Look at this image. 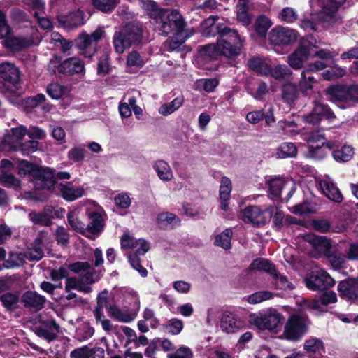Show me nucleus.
Masks as SVG:
<instances>
[{"mask_svg":"<svg viewBox=\"0 0 358 358\" xmlns=\"http://www.w3.org/2000/svg\"><path fill=\"white\" fill-rule=\"evenodd\" d=\"M307 241L315 250L324 256L332 250V241L325 236L310 235Z\"/></svg>","mask_w":358,"mask_h":358,"instance_id":"obj_23","label":"nucleus"},{"mask_svg":"<svg viewBox=\"0 0 358 358\" xmlns=\"http://www.w3.org/2000/svg\"><path fill=\"white\" fill-rule=\"evenodd\" d=\"M48 70L53 73L58 72L64 75H73L85 71V64L78 57H69L62 62L60 56L55 55L48 64Z\"/></svg>","mask_w":358,"mask_h":358,"instance_id":"obj_8","label":"nucleus"},{"mask_svg":"<svg viewBox=\"0 0 358 358\" xmlns=\"http://www.w3.org/2000/svg\"><path fill=\"white\" fill-rule=\"evenodd\" d=\"M158 177L164 181H169L173 178V173L169 164L164 160H157L154 166Z\"/></svg>","mask_w":358,"mask_h":358,"instance_id":"obj_34","label":"nucleus"},{"mask_svg":"<svg viewBox=\"0 0 358 358\" xmlns=\"http://www.w3.org/2000/svg\"><path fill=\"white\" fill-rule=\"evenodd\" d=\"M29 217L36 225L49 227L52 224L51 216L45 212L31 211L29 214Z\"/></svg>","mask_w":358,"mask_h":358,"instance_id":"obj_41","label":"nucleus"},{"mask_svg":"<svg viewBox=\"0 0 358 358\" xmlns=\"http://www.w3.org/2000/svg\"><path fill=\"white\" fill-rule=\"evenodd\" d=\"M143 25L138 22H129L120 31H115L113 43L115 52L122 54L132 45H138L143 39Z\"/></svg>","mask_w":358,"mask_h":358,"instance_id":"obj_3","label":"nucleus"},{"mask_svg":"<svg viewBox=\"0 0 358 358\" xmlns=\"http://www.w3.org/2000/svg\"><path fill=\"white\" fill-rule=\"evenodd\" d=\"M299 37L298 32L292 29L276 27L268 34L270 43L276 46H285L295 43Z\"/></svg>","mask_w":358,"mask_h":358,"instance_id":"obj_11","label":"nucleus"},{"mask_svg":"<svg viewBox=\"0 0 358 358\" xmlns=\"http://www.w3.org/2000/svg\"><path fill=\"white\" fill-rule=\"evenodd\" d=\"M304 280L306 287L313 291H326L335 285L334 280L324 270L311 272Z\"/></svg>","mask_w":358,"mask_h":358,"instance_id":"obj_10","label":"nucleus"},{"mask_svg":"<svg viewBox=\"0 0 358 358\" xmlns=\"http://www.w3.org/2000/svg\"><path fill=\"white\" fill-rule=\"evenodd\" d=\"M298 15L291 7L284 8L280 13L282 21L287 23H293L296 21Z\"/></svg>","mask_w":358,"mask_h":358,"instance_id":"obj_63","label":"nucleus"},{"mask_svg":"<svg viewBox=\"0 0 358 358\" xmlns=\"http://www.w3.org/2000/svg\"><path fill=\"white\" fill-rule=\"evenodd\" d=\"M83 284H92L99 281L101 278L100 272L92 268L86 271V273L80 275Z\"/></svg>","mask_w":358,"mask_h":358,"instance_id":"obj_58","label":"nucleus"},{"mask_svg":"<svg viewBox=\"0 0 358 358\" xmlns=\"http://www.w3.org/2000/svg\"><path fill=\"white\" fill-rule=\"evenodd\" d=\"M330 153L336 162L345 163L352 159L355 152L352 145L332 140L331 141Z\"/></svg>","mask_w":358,"mask_h":358,"instance_id":"obj_14","label":"nucleus"},{"mask_svg":"<svg viewBox=\"0 0 358 358\" xmlns=\"http://www.w3.org/2000/svg\"><path fill=\"white\" fill-rule=\"evenodd\" d=\"M325 137V135L319 131H312L307 138L308 146L315 145V144H322L324 141H329Z\"/></svg>","mask_w":358,"mask_h":358,"instance_id":"obj_62","label":"nucleus"},{"mask_svg":"<svg viewBox=\"0 0 358 358\" xmlns=\"http://www.w3.org/2000/svg\"><path fill=\"white\" fill-rule=\"evenodd\" d=\"M346 74V71L339 66H334L330 67L329 69L325 70L322 73V78L325 80H333L344 76Z\"/></svg>","mask_w":358,"mask_h":358,"instance_id":"obj_49","label":"nucleus"},{"mask_svg":"<svg viewBox=\"0 0 358 358\" xmlns=\"http://www.w3.org/2000/svg\"><path fill=\"white\" fill-rule=\"evenodd\" d=\"M266 212L269 213L271 216H273L272 219V227L276 231H280L283 224H285V215L282 211L277 210L273 215V208H269L266 210Z\"/></svg>","mask_w":358,"mask_h":358,"instance_id":"obj_46","label":"nucleus"},{"mask_svg":"<svg viewBox=\"0 0 358 358\" xmlns=\"http://www.w3.org/2000/svg\"><path fill=\"white\" fill-rule=\"evenodd\" d=\"M92 3L97 10L103 13H110L116 7V0H92Z\"/></svg>","mask_w":358,"mask_h":358,"instance_id":"obj_48","label":"nucleus"},{"mask_svg":"<svg viewBox=\"0 0 358 358\" xmlns=\"http://www.w3.org/2000/svg\"><path fill=\"white\" fill-rule=\"evenodd\" d=\"M108 313L110 317H113L116 320L125 323L131 322L136 316V313H124L115 305H112L111 307H109Z\"/></svg>","mask_w":358,"mask_h":358,"instance_id":"obj_37","label":"nucleus"},{"mask_svg":"<svg viewBox=\"0 0 358 358\" xmlns=\"http://www.w3.org/2000/svg\"><path fill=\"white\" fill-rule=\"evenodd\" d=\"M325 95L339 108H350L358 103V85H331L325 90Z\"/></svg>","mask_w":358,"mask_h":358,"instance_id":"obj_4","label":"nucleus"},{"mask_svg":"<svg viewBox=\"0 0 358 358\" xmlns=\"http://www.w3.org/2000/svg\"><path fill=\"white\" fill-rule=\"evenodd\" d=\"M143 8L146 11L148 15L155 20L157 23L166 9L159 7L157 3L150 0H143Z\"/></svg>","mask_w":358,"mask_h":358,"instance_id":"obj_31","label":"nucleus"},{"mask_svg":"<svg viewBox=\"0 0 358 358\" xmlns=\"http://www.w3.org/2000/svg\"><path fill=\"white\" fill-rule=\"evenodd\" d=\"M90 223L87 225V234L91 236H99L103 231L105 222L101 214L93 211L89 213Z\"/></svg>","mask_w":358,"mask_h":358,"instance_id":"obj_22","label":"nucleus"},{"mask_svg":"<svg viewBox=\"0 0 358 358\" xmlns=\"http://www.w3.org/2000/svg\"><path fill=\"white\" fill-rule=\"evenodd\" d=\"M157 223L161 229H173L180 225L181 220L171 212H162L157 216Z\"/></svg>","mask_w":358,"mask_h":358,"instance_id":"obj_24","label":"nucleus"},{"mask_svg":"<svg viewBox=\"0 0 358 358\" xmlns=\"http://www.w3.org/2000/svg\"><path fill=\"white\" fill-rule=\"evenodd\" d=\"M67 221L72 229L76 232L80 234L88 239H94V237L87 234V226L75 215L73 212L69 211L68 213Z\"/></svg>","mask_w":358,"mask_h":358,"instance_id":"obj_27","label":"nucleus"},{"mask_svg":"<svg viewBox=\"0 0 358 358\" xmlns=\"http://www.w3.org/2000/svg\"><path fill=\"white\" fill-rule=\"evenodd\" d=\"M111 69L110 57L109 54L105 52L98 59L96 74L99 76L103 77L108 74Z\"/></svg>","mask_w":358,"mask_h":358,"instance_id":"obj_40","label":"nucleus"},{"mask_svg":"<svg viewBox=\"0 0 358 358\" xmlns=\"http://www.w3.org/2000/svg\"><path fill=\"white\" fill-rule=\"evenodd\" d=\"M202 51L204 56L209 57L210 59L217 60L221 56H223L220 46L216 43H210L202 47Z\"/></svg>","mask_w":358,"mask_h":358,"instance_id":"obj_43","label":"nucleus"},{"mask_svg":"<svg viewBox=\"0 0 358 358\" xmlns=\"http://www.w3.org/2000/svg\"><path fill=\"white\" fill-rule=\"evenodd\" d=\"M3 46L13 52H20L27 48L26 41L24 38L18 36H7L3 38Z\"/></svg>","mask_w":358,"mask_h":358,"instance_id":"obj_28","label":"nucleus"},{"mask_svg":"<svg viewBox=\"0 0 358 358\" xmlns=\"http://www.w3.org/2000/svg\"><path fill=\"white\" fill-rule=\"evenodd\" d=\"M268 187V191L271 194L278 197L281 194L283 187V182L278 178H271L266 182Z\"/></svg>","mask_w":358,"mask_h":358,"instance_id":"obj_55","label":"nucleus"},{"mask_svg":"<svg viewBox=\"0 0 358 358\" xmlns=\"http://www.w3.org/2000/svg\"><path fill=\"white\" fill-rule=\"evenodd\" d=\"M10 18L13 22L17 23H22L29 21L27 14L22 9L17 7L11 9Z\"/></svg>","mask_w":358,"mask_h":358,"instance_id":"obj_64","label":"nucleus"},{"mask_svg":"<svg viewBox=\"0 0 358 358\" xmlns=\"http://www.w3.org/2000/svg\"><path fill=\"white\" fill-rule=\"evenodd\" d=\"M243 220L258 227L264 226L267 222L264 212L259 206H249L242 210Z\"/></svg>","mask_w":358,"mask_h":358,"instance_id":"obj_18","label":"nucleus"},{"mask_svg":"<svg viewBox=\"0 0 358 358\" xmlns=\"http://www.w3.org/2000/svg\"><path fill=\"white\" fill-rule=\"evenodd\" d=\"M17 169V173L21 178L28 177L34 183V190L31 193V197L35 200H46L48 195L39 191L52 192L57 185L53 168L38 165L26 159H20Z\"/></svg>","mask_w":358,"mask_h":358,"instance_id":"obj_2","label":"nucleus"},{"mask_svg":"<svg viewBox=\"0 0 358 358\" xmlns=\"http://www.w3.org/2000/svg\"><path fill=\"white\" fill-rule=\"evenodd\" d=\"M308 315L306 314L299 313L292 314L284 326L283 337L292 342L300 341L308 331Z\"/></svg>","mask_w":358,"mask_h":358,"instance_id":"obj_6","label":"nucleus"},{"mask_svg":"<svg viewBox=\"0 0 358 358\" xmlns=\"http://www.w3.org/2000/svg\"><path fill=\"white\" fill-rule=\"evenodd\" d=\"M127 64L129 66L142 67L145 62L138 51L132 50L127 56Z\"/></svg>","mask_w":358,"mask_h":358,"instance_id":"obj_61","label":"nucleus"},{"mask_svg":"<svg viewBox=\"0 0 358 358\" xmlns=\"http://www.w3.org/2000/svg\"><path fill=\"white\" fill-rule=\"evenodd\" d=\"M0 78L4 82L11 85L8 86L6 90L10 93H16L17 88L15 84L20 80L19 69L10 62H3L0 64Z\"/></svg>","mask_w":358,"mask_h":358,"instance_id":"obj_13","label":"nucleus"},{"mask_svg":"<svg viewBox=\"0 0 358 358\" xmlns=\"http://www.w3.org/2000/svg\"><path fill=\"white\" fill-rule=\"evenodd\" d=\"M324 349V343L322 340L319 338H312L305 341L304 350L308 352H320L321 350Z\"/></svg>","mask_w":358,"mask_h":358,"instance_id":"obj_56","label":"nucleus"},{"mask_svg":"<svg viewBox=\"0 0 358 358\" xmlns=\"http://www.w3.org/2000/svg\"><path fill=\"white\" fill-rule=\"evenodd\" d=\"M298 150L294 143L291 142H285L280 145L276 150V156L278 158L295 157Z\"/></svg>","mask_w":358,"mask_h":358,"instance_id":"obj_36","label":"nucleus"},{"mask_svg":"<svg viewBox=\"0 0 358 358\" xmlns=\"http://www.w3.org/2000/svg\"><path fill=\"white\" fill-rule=\"evenodd\" d=\"M298 88L303 96H310L313 93V85L306 80V71H302L301 73Z\"/></svg>","mask_w":358,"mask_h":358,"instance_id":"obj_59","label":"nucleus"},{"mask_svg":"<svg viewBox=\"0 0 358 358\" xmlns=\"http://www.w3.org/2000/svg\"><path fill=\"white\" fill-rule=\"evenodd\" d=\"M158 22L160 23L158 29L164 36L169 34L181 35L186 25L182 15L178 10L171 9H166Z\"/></svg>","mask_w":358,"mask_h":358,"instance_id":"obj_7","label":"nucleus"},{"mask_svg":"<svg viewBox=\"0 0 358 358\" xmlns=\"http://www.w3.org/2000/svg\"><path fill=\"white\" fill-rule=\"evenodd\" d=\"M233 232L229 228L224 229L222 233L217 234L215 238L214 245L221 247L224 250H229L231 248V241Z\"/></svg>","mask_w":358,"mask_h":358,"instance_id":"obj_39","label":"nucleus"},{"mask_svg":"<svg viewBox=\"0 0 358 358\" xmlns=\"http://www.w3.org/2000/svg\"><path fill=\"white\" fill-rule=\"evenodd\" d=\"M310 48L300 44L299 46L288 57V63L294 69H300L303 63L308 59Z\"/></svg>","mask_w":358,"mask_h":358,"instance_id":"obj_19","label":"nucleus"},{"mask_svg":"<svg viewBox=\"0 0 358 358\" xmlns=\"http://www.w3.org/2000/svg\"><path fill=\"white\" fill-rule=\"evenodd\" d=\"M247 64L250 69L257 73H263L268 70V64L260 57L250 58Z\"/></svg>","mask_w":358,"mask_h":358,"instance_id":"obj_52","label":"nucleus"},{"mask_svg":"<svg viewBox=\"0 0 358 358\" xmlns=\"http://www.w3.org/2000/svg\"><path fill=\"white\" fill-rule=\"evenodd\" d=\"M0 183L5 187L11 188L15 191L21 189L22 182L12 173L1 171L0 175Z\"/></svg>","mask_w":358,"mask_h":358,"instance_id":"obj_35","label":"nucleus"},{"mask_svg":"<svg viewBox=\"0 0 358 358\" xmlns=\"http://www.w3.org/2000/svg\"><path fill=\"white\" fill-rule=\"evenodd\" d=\"M285 320L283 315L274 308L250 315V322L259 329L278 333Z\"/></svg>","mask_w":358,"mask_h":358,"instance_id":"obj_5","label":"nucleus"},{"mask_svg":"<svg viewBox=\"0 0 358 358\" xmlns=\"http://www.w3.org/2000/svg\"><path fill=\"white\" fill-rule=\"evenodd\" d=\"M0 301L3 307L8 312H13L19 308V296L10 292H6L0 296Z\"/></svg>","mask_w":358,"mask_h":358,"instance_id":"obj_26","label":"nucleus"},{"mask_svg":"<svg viewBox=\"0 0 358 358\" xmlns=\"http://www.w3.org/2000/svg\"><path fill=\"white\" fill-rule=\"evenodd\" d=\"M128 261L131 266L134 270L137 271L141 277L145 278L148 275V271L142 266L139 255L131 253L128 256Z\"/></svg>","mask_w":358,"mask_h":358,"instance_id":"obj_50","label":"nucleus"},{"mask_svg":"<svg viewBox=\"0 0 358 358\" xmlns=\"http://www.w3.org/2000/svg\"><path fill=\"white\" fill-rule=\"evenodd\" d=\"M337 290L340 298L349 302L355 303L358 301V282L354 278H348L341 280L337 286Z\"/></svg>","mask_w":358,"mask_h":358,"instance_id":"obj_12","label":"nucleus"},{"mask_svg":"<svg viewBox=\"0 0 358 358\" xmlns=\"http://www.w3.org/2000/svg\"><path fill=\"white\" fill-rule=\"evenodd\" d=\"M274 279L277 280V288L283 290H292L294 289V285L290 282L287 278L281 275L276 271V275H273Z\"/></svg>","mask_w":358,"mask_h":358,"instance_id":"obj_60","label":"nucleus"},{"mask_svg":"<svg viewBox=\"0 0 358 358\" xmlns=\"http://www.w3.org/2000/svg\"><path fill=\"white\" fill-rule=\"evenodd\" d=\"M245 326V321L233 313L226 311L221 317L220 328L228 334L235 333L244 328Z\"/></svg>","mask_w":358,"mask_h":358,"instance_id":"obj_15","label":"nucleus"},{"mask_svg":"<svg viewBox=\"0 0 358 358\" xmlns=\"http://www.w3.org/2000/svg\"><path fill=\"white\" fill-rule=\"evenodd\" d=\"M325 257L334 268L341 269L343 268L345 263V256L338 250H331Z\"/></svg>","mask_w":358,"mask_h":358,"instance_id":"obj_44","label":"nucleus"},{"mask_svg":"<svg viewBox=\"0 0 358 358\" xmlns=\"http://www.w3.org/2000/svg\"><path fill=\"white\" fill-rule=\"evenodd\" d=\"M299 90L296 85L285 83L282 87V98L285 103H293L299 97Z\"/></svg>","mask_w":358,"mask_h":358,"instance_id":"obj_29","label":"nucleus"},{"mask_svg":"<svg viewBox=\"0 0 358 358\" xmlns=\"http://www.w3.org/2000/svg\"><path fill=\"white\" fill-rule=\"evenodd\" d=\"M45 101L46 97L42 93H38L33 96L26 97L22 102L23 110L26 113H30L34 108L45 103Z\"/></svg>","mask_w":358,"mask_h":358,"instance_id":"obj_33","label":"nucleus"},{"mask_svg":"<svg viewBox=\"0 0 358 358\" xmlns=\"http://www.w3.org/2000/svg\"><path fill=\"white\" fill-rule=\"evenodd\" d=\"M336 118L334 111L328 104L317 100L313 101V107L310 113L303 116L306 122L313 125L319 124L323 119L332 122Z\"/></svg>","mask_w":358,"mask_h":358,"instance_id":"obj_9","label":"nucleus"},{"mask_svg":"<svg viewBox=\"0 0 358 358\" xmlns=\"http://www.w3.org/2000/svg\"><path fill=\"white\" fill-rule=\"evenodd\" d=\"M87 152V150L84 146H74L68 151L67 158L71 161L72 163L81 164L84 161Z\"/></svg>","mask_w":358,"mask_h":358,"instance_id":"obj_42","label":"nucleus"},{"mask_svg":"<svg viewBox=\"0 0 358 358\" xmlns=\"http://www.w3.org/2000/svg\"><path fill=\"white\" fill-rule=\"evenodd\" d=\"M184 100L185 99L182 95L178 96L170 103H164L159 108V113L164 116L169 115L181 107L184 103Z\"/></svg>","mask_w":358,"mask_h":358,"instance_id":"obj_38","label":"nucleus"},{"mask_svg":"<svg viewBox=\"0 0 358 358\" xmlns=\"http://www.w3.org/2000/svg\"><path fill=\"white\" fill-rule=\"evenodd\" d=\"M326 3L323 8L324 13L330 17H333L338 9L346 0H324Z\"/></svg>","mask_w":358,"mask_h":358,"instance_id":"obj_54","label":"nucleus"},{"mask_svg":"<svg viewBox=\"0 0 358 358\" xmlns=\"http://www.w3.org/2000/svg\"><path fill=\"white\" fill-rule=\"evenodd\" d=\"M273 294L267 290L256 292L248 296V301L250 304H256L272 299Z\"/></svg>","mask_w":358,"mask_h":358,"instance_id":"obj_51","label":"nucleus"},{"mask_svg":"<svg viewBox=\"0 0 358 358\" xmlns=\"http://www.w3.org/2000/svg\"><path fill=\"white\" fill-rule=\"evenodd\" d=\"M218 16H211L203 22L202 35L205 37H217L224 57L234 59L241 53L245 42L238 31L223 22H218Z\"/></svg>","mask_w":358,"mask_h":358,"instance_id":"obj_1","label":"nucleus"},{"mask_svg":"<svg viewBox=\"0 0 358 358\" xmlns=\"http://www.w3.org/2000/svg\"><path fill=\"white\" fill-rule=\"evenodd\" d=\"M271 20L264 15H260L255 20L254 27L257 34L261 38H266L268 30L271 27Z\"/></svg>","mask_w":358,"mask_h":358,"instance_id":"obj_32","label":"nucleus"},{"mask_svg":"<svg viewBox=\"0 0 358 358\" xmlns=\"http://www.w3.org/2000/svg\"><path fill=\"white\" fill-rule=\"evenodd\" d=\"M183 327L182 320L176 318L171 319L166 324L163 326V329L172 335L180 334Z\"/></svg>","mask_w":358,"mask_h":358,"instance_id":"obj_53","label":"nucleus"},{"mask_svg":"<svg viewBox=\"0 0 358 358\" xmlns=\"http://www.w3.org/2000/svg\"><path fill=\"white\" fill-rule=\"evenodd\" d=\"M322 193L330 200L336 203L343 201V195L339 189L331 182L325 181L322 186Z\"/></svg>","mask_w":358,"mask_h":358,"instance_id":"obj_30","label":"nucleus"},{"mask_svg":"<svg viewBox=\"0 0 358 358\" xmlns=\"http://www.w3.org/2000/svg\"><path fill=\"white\" fill-rule=\"evenodd\" d=\"M331 141H324L322 144L308 146L306 157L315 161L324 160L330 153Z\"/></svg>","mask_w":358,"mask_h":358,"instance_id":"obj_20","label":"nucleus"},{"mask_svg":"<svg viewBox=\"0 0 358 358\" xmlns=\"http://www.w3.org/2000/svg\"><path fill=\"white\" fill-rule=\"evenodd\" d=\"M21 301L24 303L25 308H31L36 310H40L44 308L46 299L36 292L29 290L23 294Z\"/></svg>","mask_w":358,"mask_h":358,"instance_id":"obj_21","label":"nucleus"},{"mask_svg":"<svg viewBox=\"0 0 358 358\" xmlns=\"http://www.w3.org/2000/svg\"><path fill=\"white\" fill-rule=\"evenodd\" d=\"M94 329L90 325V323L85 322L76 329V339L79 341H86L94 335Z\"/></svg>","mask_w":358,"mask_h":358,"instance_id":"obj_45","label":"nucleus"},{"mask_svg":"<svg viewBox=\"0 0 358 358\" xmlns=\"http://www.w3.org/2000/svg\"><path fill=\"white\" fill-rule=\"evenodd\" d=\"M74 48L80 50V55L89 59H91L97 51L96 44L92 43L85 32H83L74 39Z\"/></svg>","mask_w":358,"mask_h":358,"instance_id":"obj_17","label":"nucleus"},{"mask_svg":"<svg viewBox=\"0 0 358 358\" xmlns=\"http://www.w3.org/2000/svg\"><path fill=\"white\" fill-rule=\"evenodd\" d=\"M312 228L320 233H327L331 229V222L325 219L313 220L311 222Z\"/></svg>","mask_w":358,"mask_h":358,"instance_id":"obj_57","label":"nucleus"},{"mask_svg":"<svg viewBox=\"0 0 358 358\" xmlns=\"http://www.w3.org/2000/svg\"><path fill=\"white\" fill-rule=\"evenodd\" d=\"M66 87L57 83H51L46 87V93L52 99L58 100L65 94Z\"/></svg>","mask_w":358,"mask_h":358,"instance_id":"obj_47","label":"nucleus"},{"mask_svg":"<svg viewBox=\"0 0 358 358\" xmlns=\"http://www.w3.org/2000/svg\"><path fill=\"white\" fill-rule=\"evenodd\" d=\"M250 271H264L271 275H276V268L271 260L258 257L255 259L249 266Z\"/></svg>","mask_w":358,"mask_h":358,"instance_id":"obj_25","label":"nucleus"},{"mask_svg":"<svg viewBox=\"0 0 358 358\" xmlns=\"http://www.w3.org/2000/svg\"><path fill=\"white\" fill-rule=\"evenodd\" d=\"M59 194L65 201L71 202L81 198L85 194L82 186H74L72 182H59L57 185Z\"/></svg>","mask_w":358,"mask_h":358,"instance_id":"obj_16","label":"nucleus"}]
</instances>
